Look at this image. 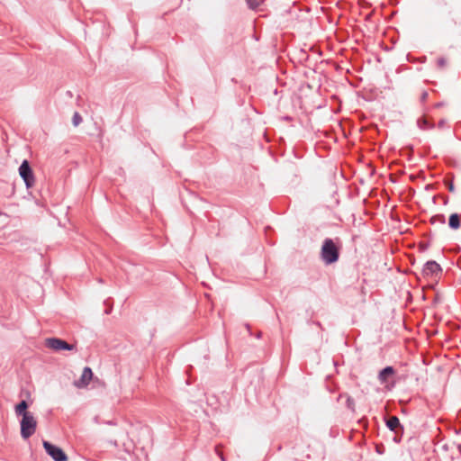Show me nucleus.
Returning <instances> with one entry per match:
<instances>
[{"instance_id": "f257e3e1", "label": "nucleus", "mask_w": 461, "mask_h": 461, "mask_svg": "<svg viewBox=\"0 0 461 461\" xmlns=\"http://www.w3.org/2000/svg\"><path fill=\"white\" fill-rule=\"evenodd\" d=\"M321 256L327 265L332 264L339 259V249L332 240L327 239L324 240L321 250Z\"/></svg>"}, {"instance_id": "f03ea898", "label": "nucleus", "mask_w": 461, "mask_h": 461, "mask_svg": "<svg viewBox=\"0 0 461 461\" xmlns=\"http://www.w3.org/2000/svg\"><path fill=\"white\" fill-rule=\"evenodd\" d=\"M37 428V420L32 413H24L21 420V435L23 438H29L34 434Z\"/></svg>"}, {"instance_id": "7ed1b4c3", "label": "nucleus", "mask_w": 461, "mask_h": 461, "mask_svg": "<svg viewBox=\"0 0 461 461\" xmlns=\"http://www.w3.org/2000/svg\"><path fill=\"white\" fill-rule=\"evenodd\" d=\"M44 344L48 348H50L54 351L73 350L75 348V345L68 344L65 340L58 338L46 339Z\"/></svg>"}, {"instance_id": "20e7f679", "label": "nucleus", "mask_w": 461, "mask_h": 461, "mask_svg": "<svg viewBox=\"0 0 461 461\" xmlns=\"http://www.w3.org/2000/svg\"><path fill=\"white\" fill-rule=\"evenodd\" d=\"M19 174L21 177L23 179L27 188H31L32 186H33L35 178L33 176V172L27 160H23V162L20 166Z\"/></svg>"}, {"instance_id": "39448f33", "label": "nucleus", "mask_w": 461, "mask_h": 461, "mask_svg": "<svg viewBox=\"0 0 461 461\" xmlns=\"http://www.w3.org/2000/svg\"><path fill=\"white\" fill-rule=\"evenodd\" d=\"M42 445L46 452L53 458V460L68 461V456L60 447H56L49 441L45 440L43 441Z\"/></svg>"}, {"instance_id": "423d86ee", "label": "nucleus", "mask_w": 461, "mask_h": 461, "mask_svg": "<svg viewBox=\"0 0 461 461\" xmlns=\"http://www.w3.org/2000/svg\"><path fill=\"white\" fill-rule=\"evenodd\" d=\"M93 376L94 374L92 369L88 366H86L83 369L80 377L77 380H75L73 384L75 387L78 389L86 388L90 384L91 380L93 379Z\"/></svg>"}, {"instance_id": "0eeeda50", "label": "nucleus", "mask_w": 461, "mask_h": 461, "mask_svg": "<svg viewBox=\"0 0 461 461\" xmlns=\"http://www.w3.org/2000/svg\"><path fill=\"white\" fill-rule=\"evenodd\" d=\"M441 271L439 265L435 261H429L423 267V275L426 276H433Z\"/></svg>"}, {"instance_id": "6e6552de", "label": "nucleus", "mask_w": 461, "mask_h": 461, "mask_svg": "<svg viewBox=\"0 0 461 461\" xmlns=\"http://www.w3.org/2000/svg\"><path fill=\"white\" fill-rule=\"evenodd\" d=\"M448 225L453 230L458 229L460 227V216L457 213H452L448 220Z\"/></svg>"}, {"instance_id": "1a4fd4ad", "label": "nucleus", "mask_w": 461, "mask_h": 461, "mask_svg": "<svg viewBox=\"0 0 461 461\" xmlns=\"http://www.w3.org/2000/svg\"><path fill=\"white\" fill-rule=\"evenodd\" d=\"M394 373V370L392 366H387L385 368H384L380 373H379V379L382 383L385 382L387 380V377L389 375H392Z\"/></svg>"}, {"instance_id": "9d476101", "label": "nucleus", "mask_w": 461, "mask_h": 461, "mask_svg": "<svg viewBox=\"0 0 461 461\" xmlns=\"http://www.w3.org/2000/svg\"><path fill=\"white\" fill-rule=\"evenodd\" d=\"M28 404L25 401H22L20 403H18L15 406V412L17 415L24 416V413H31L30 411H27Z\"/></svg>"}, {"instance_id": "9b49d317", "label": "nucleus", "mask_w": 461, "mask_h": 461, "mask_svg": "<svg viewBox=\"0 0 461 461\" xmlns=\"http://www.w3.org/2000/svg\"><path fill=\"white\" fill-rule=\"evenodd\" d=\"M386 424L391 430H395L400 426V420L396 416H392L388 419Z\"/></svg>"}, {"instance_id": "f8f14e48", "label": "nucleus", "mask_w": 461, "mask_h": 461, "mask_svg": "<svg viewBox=\"0 0 461 461\" xmlns=\"http://www.w3.org/2000/svg\"><path fill=\"white\" fill-rule=\"evenodd\" d=\"M82 117L81 115L76 112L74 114H73V117H72V123L75 127L78 126L81 122H82Z\"/></svg>"}, {"instance_id": "ddd939ff", "label": "nucleus", "mask_w": 461, "mask_h": 461, "mask_svg": "<svg viewBox=\"0 0 461 461\" xmlns=\"http://www.w3.org/2000/svg\"><path fill=\"white\" fill-rule=\"evenodd\" d=\"M246 1L251 9H256L263 3L264 0H246Z\"/></svg>"}, {"instance_id": "4468645a", "label": "nucleus", "mask_w": 461, "mask_h": 461, "mask_svg": "<svg viewBox=\"0 0 461 461\" xmlns=\"http://www.w3.org/2000/svg\"><path fill=\"white\" fill-rule=\"evenodd\" d=\"M445 184L447 186L449 192L454 193L456 188L452 180H445Z\"/></svg>"}, {"instance_id": "2eb2a0df", "label": "nucleus", "mask_w": 461, "mask_h": 461, "mask_svg": "<svg viewBox=\"0 0 461 461\" xmlns=\"http://www.w3.org/2000/svg\"><path fill=\"white\" fill-rule=\"evenodd\" d=\"M216 452H217L218 456H220V458L221 459V461H225L222 452L218 447H216Z\"/></svg>"}, {"instance_id": "dca6fc26", "label": "nucleus", "mask_w": 461, "mask_h": 461, "mask_svg": "<svg viewBox=\"0 0 461 461\" xmlns=\"http://www.w3.org/2000/svg\"><path fill=\"white\" fill-rule=\"evenodd\" d=\"M348 406L354 411V402L351 399H348Z\"/></svg>"}, {"instance_id": "f3484780", "label": "nucleus", "mask_w": 461, "mask_h": 461, "mask_svg": "<svg viewBox=\"0 0 461 461\" xmlns=\"http://www.w3.org/2000/svg\"><path fill=\"white\" fill-rule=\"evenodd\" d=\"M437 218H438L439 221L440 222H444L445 221V219L443 216H437V217H434L432 218V221L436 220Z\"/></svg>"}, {"instance_id": "a211bd4d", "label": "nucleus", "mask_w": 461, "mask_h": 461, "mask_svg": "<svg viewBox=\"0 0 461 461\" xmlns=\"http://www.w3.org/2000/svg\"><path fill=\"white\" fill-rule=\"evenodd\" d=\"M427 95H428V94H427L426 92H424V93L422 94V99H426Z\"/></svg>"}, {"instance_id": "6ab92c4d", "label": "nucleus", "mask_w": 461, "mask_h": 461, "mask_svg": "<svg viewBox=\"0 0 461 461\" xmlns=\"http://www.w3.org/2000/svg\"><path fill=\"white\" fill-rule=\"evenodd\" d=\"M439 63H440V65H443L444 61L441 59V60H439Z\"/></svg>"}]
</instances>
